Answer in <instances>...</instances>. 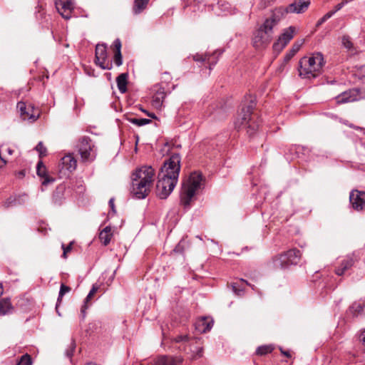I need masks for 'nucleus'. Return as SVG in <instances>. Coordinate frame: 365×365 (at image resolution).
I'll return each instance as SVG.
<instances>
[{
    "label": "nucleus",
    "instance_id": "nucleus-52",
    "mask_svg": "<svg viewBox=\"0 0 365 365\" xmlns=\"http://www.w3.org/2000/svg\"><path fill=\"white\" fill-rule=\"evenodd\" d=\"M162 78L166 81H169L171 78L169 73L165 72L163 73Z\"/></svg>",
    "mask_w": 365,
    "mask_h": 365
},
{
    "label": "nucleus",
    "instance_id": "nucleus-46",
    "mask_svg": "<svg viewBox=\"0 0 365 365\" xmlns=\"http://www.w3.org/2000/svg\"><path fill=\"white\" fill-rule=\"evenodd\" d=\"M232 290L237 295H241L242 292H243L242 289H240L237 287L236 283H234L232 284Z\"/></svg>",
    "mask_w": 365,
    "mask_h": 365
},
{
    "label": "nucleus",
    "instance_id": "nucleus-48",
    "mask_svg": "<svg viewBox=\"0 0 365 365\" xmlns=\"http://www.w3.org/2000/svg\"><path fill=\"white\" fill-rule=\"evenodd\" d=\"M108 203H109V206L111 209V211L113 213H115L116 210H115V205H114V198H110Z\"/></svg>",
    "mask_w": 365,
    "mask_h": 365
},
{
    "label": "nucleus",
    "instance_id": "nucleus-49",
    "mask_svg": "<svg viewBox=\"0 0 365 365\" xmlns=\"http://www.w3.org/2000/svg\"><path fill=\"white\" fill-rule=\"evenodd\" d=\"M141 110H142L143 113H145L148 116H149V117H150V118H154V119H155V118H156V115H155V113H150V112H148V111H147V110H144V109H143V108H141Z\"/></svg>",
    "mask_w": 365,
    "mask_h": 365
},
{
    "label": "nucleus",
    "instance_id": "nucleus-31",
    "mask_svg": "<svg viewBox=\"0 0 365 365\" xmlns=\"http://www.w3.org/2000/svg\"><path fill=\"white\" fill-rule=\"evenodd\" d=\"M128 120L137 126H143L145 125L149 124L151 123V120L148 118H128Z\"/></svg>",
    "mask_w": 365,
    "mask_h": 365
},
{
    "label": "nucleus",
    "instance_id": "nucleus-27",
    "mask_svg": "<svg viewBox=\"0 0 365 365\" xmlns=\"http://www.w3.org/2000/svg\"><path fill=\"white\" fill-rule=\"evenodd\" d=\"M218 9H220L221 13H219L218 15H227L229 14H232V9L231 5L225 1H219L217 5Z\"/></svg>",
    "mask_w": 365,
    "mask_h": 365
},
{
    "label": "nucleus",
    "instance_id": "nucleus-22",
    "mask_svg": "<svg viewBox=\"0 0 365 365\" xmlns=\"http://www.w3.org/2000/svg\"><path fill=\"white\" fill-rule=\"evenodd\" d=\"M166 97L164 88H160L153 96L152 104L156 108H160L163 106V101Z\"/></svg>",
    "mask_w": 365,
    "mask_h": 365
},
{
    "label": "nucleus",
    "instance_id": "nucleus-18",
    "mask_svg": "<svg viewBox=\"0 0 365 365\" xmlns=\"http://www.w3.org/2000/svg\"><path fill=\"white\" fill-rule=\"evenodd\" d=\"M309 5V0H294V2L287 6V9L289 13L301 14L306 11Z\"/></svg>",
    "mask_w": 365,
    "mask_h": 365
},
{
    "label": "nucleus",
    "instance_id": "nucleus-13",
    "mask_svg": "<svg viewBox=\"0 0 365 365\" xmlns=\"http://www.w3.org/2000/svg\"><path fill=\"white\" fill-rule=\"evenodd\" d=\"M349 201L354 210L362 211L365 210V192L353 190L349 195Z\"/></svg>",
    "mask_w": 365,
    "mask_h": 365
},
{
    "label": "nucleus",
    "instance_id": "nucleus-17",
    "mask_svg": "<svg viewBox=\"0 0 365 365\" xmlns=\"http://www.w3.org/2000/svg\"><path fill=\"white\" fill-rule=\"evenodd\" d=\"M76 166L77 161L73 155H66L61 160V163L59 164V167H61L60 172L63 173L64 170H66L71 173L76 170Z\"/></svg>",
    "mask_w": 365,
    "mask_h": 365
},
{
    "label": "nucleus",
    "instance_id": "nucleus-5",
    "mask_svg": "<svg viewBox=\"0 0 365 365\" xmlns=\"http://www.w3.org/2000/svg\"><path fill=\"white\" fill-rule=\"evenodd\" d=\"M202 180L201 173L193 172L189 176L188 180L182 184L180 202L185 208L190 207L196 191L201 187Z\"/></svg>",
    "mask_w": 365,
    "mask_h": 365
},
{
    "label": "nucleus",
    "instance_id": "nucleus-40",
    "mask_svg": "<svg viewBox=\"0 0 365 365\" xmlns=\"http://www.w3.org/2000/svg\"><path fill=\"white\" fill-rule=\"evenodd\" d=\"M334 15V12H327L322 18H321L317 23V26H321L325 21H327L329 19H330Z\"/></svg>",
    "mask_w": 365,
    "mask_h": 365
},
{
    "label": "nucleus",
    "instance_id": "nucleus-4",
    "mask_svg": "<svg viewBox=\"0 0 365 365\" xmlns=\"http://www.w3.org/2000/svg\"><path fill=\"white\" fill-rule=\"evenodd\" d=\"M255 103L251 100L250 103L242 108L239 118L235 122V126L237 129L245 127L250 136L252 135L259 128V118L255 113Z\"/></svg>",
    "mask_w": 365,
    "mask_h": 365
},
{
    "label": "nucleus",
    "instance_id": "nucleus-3",
    "mask_svg": "<svg viewBox=\"0 0 365 365\" xmlns=\"http://www.w3.org/2000/svg\"><path fill=\"white\" fill-rule=\"evenodd\" d=\"M324 64L323 55L319 52L304 56L299 62V76L304 78H314L321 74Z\"/></svg>",
    "mask_w": 365,
    "mask_h": 365
},
{
    "label": "nucleus",
    "instance_id": "nucleus-36",
    "mask_svg": "<svg viewBox=\"0 0 365 365\" xmlns=\"http://www.w3.org/2000/svg\"><path fill=\"white\" fill-rule=\"evenodd\" d=\"M16 205H21L26 203L28 200V195L25 193L21 195H19L18 196H14Z\"/></svg>",
    "mask_w": 365,
    "mask_h": 365
},
{
    "label": "nucleus",
    "instance_id": "nucleus-55",
    "mask_svg": "<svg viewBox=\"0 0 365 365\" xmlns=\"http://www.w3.org/2000/svg\"><path fill=\"white\" fill-rule=\"evenodd\" d=\"M202 349H200L197 353V356L195 357H201L202 356Z\"/></svg>",
    "mask_w": 365,
    "mask_h": 365
},
{
    "label": "nucleus",
    "instance_id": "nucleus-11",
    "mask_svg": "<svg viewBox=\"0 0 365 365\" xmlns=\"http://www.w3.org/2000/svg\"><path fill=\"white\" fill-rule=\"evenodd\" d=\"M289 12L287 7H278L276 8L271 15V16L267 19L264 21V24H266V26L269 27V29H272L278 24L280 20Z\"/></svg>",
    "mask_w": 365,
    "mask_h": 365
},
{
    "label": "nucleus",
    "instance_id": "nucleus-45",
    "mask_svg": "<svg viewBox=\"0 0 365 365\" xmlns=\"http://www.w3.org/2000/svg\"><path fill=\"white\" fill-rule=\"evenodd\" d=\"M113 46L115 49V52H121V41L119 38H116L113 42Z\"/></svg>",
    "mask_w": 365,
    "mask_h": 365
},
{
    "label": "nucleus",
    "instance_id": "nucleus-43",
    "mask_svg": "<svg viewBox=\"0 0 365 365\" xmlns=\"http://www.w3.org/2000/svg\"><path fill=\"white\" fill-rule=\"evenodd\" d=\"M190 339V336L189 335L187 334H181V335H178L175 337L174 339V341L176 342V343H180V342H187Z\"/></svg>",
    "mask_w": 365,
    "mask_h": 365
},
{
    "label": "nucleus",
    "instance_id": "nucleus-33",
    "mask_svg": "<svg viewBox=\"0 0 365 365\" xmlns=\"http://www.w3.org/2000/svg\"><path fill=\"white\" fill-rule=\"evenodd\" d=\"M273 350V347L270 345H264L259 346L256 350V354L257 355H265L268 353L272 352Z\"/></svg>",
    "mask_w": 365,
    "mask_h": 365
},
{
    "label": "nucleus",
    "instance_id": "nucleus-58",
    "mask_svg": "<svg viewBox=\"0 0 365 365\" xmlns=\"http://www.w3.org/2000/svg\"><path fill=\"white\" fill-rule=\"evenodd\" d=\"M274 1V0H264L265 4H267H267H269V3H271L272 1Z\"/></svg>",
    "mask_w": 365,
    "mask_h": 365
},
{
    "label": "nucleus",
    "instance_id": "nucleus-24",
    "mask_svg": "<svg viewBox=\"0 0 365 365\" xmlns=\"http://www.w3.org/2000/svg\"><path fill=\"white\" fill-rule=\"evenodd\" d=\"M14 307L9 298H4L0 300V314L5 315L10 314Z\"/></svg>",
    "mask_w": 365,
    "mask_h": 365
},
{
    "label": "nucleus",
    "instance_id": "nucleus-20",
    "mask_svg": "<svg viewBox=\"0 0 365 365\" xmlns=\"http://www.w3.org/2000/svg\"><path fill=\"white\" fill-rule=\"evenodd\" d=\"M36 173L37 175L43 178L42 185H47L51 182L54 181V178L48 176L46 174V169L45 165L43 164L41 161H39L36 165Z\"/></svg>",
    "mask_w": 365,
    "mask_h": 365
},
{
    "label": "nucleus",
    "instance_id": "nucleus-54",
    "mask_svg": "<svg viewBox=\"0 0 365 365\" xmlns=\"http://www.w3.org/2000/svg\"><path fill=\"white\" fill-rule=\"evenodd\" d=\"M281 352H282V354H284V356H286L287 357H290L291 356V355H290L289 351H282L281 349Z\"/></svg>",
    "mask_w": 365,
    "mask_h": 365
},
{
    "label": "nucleus",
    "instance_id": "nucleus-28",
    "mask_svg": "<svg viewBox=\"0 0 365 365\" xmlns=\"http://www.w3.org/2000/svg\"><path fill=\"white\" fill-rule=\"evenodd\" d=\"M149 0H135L133 11L135 14H139L145 9Z\"/></svg>",
    "mask_w": 365,
    "mask_h": 365
},
{
    "label": "nucleus",
    "instance_id": "nucleus-38",
    "mask_svg": "<svg viewBox=\"0 0 365 365\" xmlns=\"http://www.w3.org/2000/svg\"><path fill=\"white\" fill-rule=\"evenodd\" d=\"M36 150L38 152L40 157L46 155V148L43 145L42 142H39L35 148Z\"/></svg>",
    "mask_w": 365,
    "mask_h": 365
},
{
    "label": "nucleus",
    "instance_id": "nucleus-35",
    "mask_svg": "<svg viewBox=\"0 0 365 365\" xmlns=\"http://www.w3.org/2000/svg\"><path fill=\"white\" fill-rule=\"evenodd\" d=\"M32 361L31 357L28 354L21 356L20 360L16 365H31Z\"/></svg>",
    "mask_w": 365,
    "mask_h": 365
},
{
    "label": "nucleus",
    "instance_id": "nucleus-9",
    "mask_svg": "<svg viewBox=\"0 0 365 365\" xmlns=\"http://www.w3.org/2000/svg\"><path fill=\"white\" fill-rule=\"evenodd\" d=\"M223 53V50H216L212 53L199 54L193 56V60L208 65L209 71L217 63L220 56Z\"/></svg>",
    "mask_w": 365,
    "mask_h": 365
},
{
    "label": "nucleus",
    "instance_id": "nucleus-44",
    "mask_svg": "<svg viewBox=\"0 0 365 365\" xmlns=\"http://www.w3.org/2000/svg\"><path fill=\"white\" fill-rule=\"evenodd\" d=\"M16 201L14 196L9 197L4 202V206L6 207H9L12 206H16Z\"/></svg>",
    "mask_w": 365,
    "mask_h": 365
},
{
    "label": "nucleus",
    "instance_id": "nucleus-2",
    "mask_svg": "<svg viewBox=\"0 0 365 365\" xmlns=\"http://www.w3.org/2000/svg\"><path fill=\"white\" fill-rule=\"evenodd\" d=\"M155 170L151 166H142L132 174V193L137 199H144L148 195L153 181Z\"/></svg>",
    "mask_w": 365,
    "mask_h": 365
},
{
    "label": "nucleus",
    "instance_id": "nucleus-50",
    "mask_svg": "<svg viewBox=\"0 0 365 365\" xmlns=\"http://www.w3.org/2000/svg\"><path fill=\"white\" fill-rule=\"evenodd\" d=\"M343 8L342 5L339 3L338 4H336L334 7V9L333 11H330V12H334V14L339 11L340 9H341Z\"/></svg>",
    "mask_w": 365,
    "mask_h": 365
},
{
    "label": "nucleus",
    "instance_id": "nucleus-7",
    "mask_svg": "<svg viewBox=\"0 0 365 365\" xmlns=\"http://www.w3.org/2000/svg\"><path fill=\"white\" fill-rule=\"evenodd\" d=\"M77 149L83 162H92L96 157V149L91 139L88 136H82L78 139Z\"/></svg>",
    "mask_w": 365,
    "mask_h": 365
},
{
    "label": "nucleus",
    "instance_id": "nucleus-37",
    "mask_svg": "<svg viewBox=\"0 0 365 365\" xmlns=\"http://www.w3.org/2000/svg\"><path fill=\"white\" fill-rule=\"evenodd\" d=\"M76 349V343L73 340L71 341L69 346L66 349L65 354L67 357L71 358L73 355Z\"/></svg>",
    "mask_w": 365,
    "mask_h": 365
},
{
    "label": "nucleus",
    "instance_id": "nucleus-57",
    "mask_svg": "<svg viewBox=\"0 0 365 365\" xmlns=\"http://www.w3.org/2000/svg\"><path fill=\"white\" fill-rule=\"evenodd\" d=\"M3 293H4L3 285L1 283H0V297L3 294Z\"/></svg>",
    "mask_w": 365,
    "mask_h": 365
},
{
    "label": "nucleus",
    "instance_id": "nucleus-42",
    "mask_svg": "<svg viewBox=\"0 0 365 365\" xmlns=\"http://www.w3.org/2000/svg\"><path fill=\"white\" fill-rule=\"evenodd\" d=\"M72 244H73L72 242H71L68 245H65L64 244H62V245H61V248L63 250L62 257H63L64 259L67 258V253L71 250Z\"/></svg>",
    "mask_w": 365,
    "mask_h": 365
},
{
    "label": "nucleus",
    "instance_id": "nucleus-8",
    "mask_svg": "<svg viewBox=\"0 0 365 365\" xmlns=\"http://www.w3.org/2000/svg\"><path fill=\"white\" fill-rule=\"evenodd\" d=\"M273 37V29L263 24L254 33L252 38L253 46L257 49L267 46Z\"/></svg>",
    "mask_w": 365,
    "mask_h": 365
},
{
    "label": "nucleus",
    "instance_id": "nucleus-56",
    "mask_svg": "<svg viewBox=\"0 0 365 365\" xmlns=\"http://www.w3.org/2000/svg\"><path fill=\"white\" fill-rule=\"evenodd\" d=\"M174 251L180 252V244L179 243L175 248Z\"/></svg>",
    "mask_w": 365,
    "mask_h": 365
},
{
    "label": "nucleus",
    "instance_id": "nucleus-21",
    "mask_svg": "<svg viewBox=\"0 0 365 365\" xmlns=\"http://www.w3.org/2000/svg\"><path fill=\"white\" fill-rule=\"evenodd\" d=\"M213 325L212 320L208 319L207 317H202L195 323V329L200 333L209 331Z\"/></svg>",
    "mask_w": 365,
    "mask_h": 365
},
{
    "label": "nucleus",
    "instance_id": "nucleus-16",
    "mask_svg": "<svg viewBox=\"0 0 365 365\" xmlns=\"http://www.w3.org/2000/svg\"><path fill=\"white\" fill-rule=\"evenodd\" d=\"M183 359L180 356L161 355L156 358L152 365H182Z\"/></svg>",
    "mask_w": 365,
    "mask_h": 365
},
{
    "label": "nucleus",
    "instance_id": "nucleus-12",
    "mask_svg": "<svg viewBox=\"0 0 365 365\" xmlns=\"http://www.w3.org/2000/svg\"><path fill=\"white\" fill-rule=\"evenodd\" d=\"M294 32L295 28L294 26H289L288 29H285L277 41L274 43V50L277 51H282L294 37Z\"/></svg>",
    "mask_w": 365,
    "mask_h": 365
},
{
    "label": "nucleus",
    "instance_id": "nucleus-14",
    "mask_svg": "<svg viewBox=\"0 0 365 365\" xmlns=\"http://www.w3.org/2000/svg\"><path fill=\"white\" fill-rule=\"evenodd\" d=\"M55 5L63 18L69 19L71 17V14L73 9V0H56Z\"/></svg>",
    "mask_w": 365,
    "mask_h": 365
},
{
    "label": "nucleus",
    "instance_id": "nucleus-51",
    "mask_svg": "<svg viewBox=\"0 0 365 365\" xmlns=\"http://www.w3.org/2000/svg\"><path fill=\"white\" fill-rule=\"evenodd\" d=\"M17 177L19 178H23L26 175V170H21L19 171L16 174Z\"/></svg>",
    "mask_w": 365,
    "mask_h": 365
},
{
    "label": "nucleus",
    "instance_id": "nucleus-32",
    "mask_svg": "<svg viewBox=\"0 0 365 365\" xmlns=\"http://www.w3.org/2000/svg\"><path fill=\"white\" fill-rule=\"evenodd\" d=\"M302 43H294L288 53L284 57L285 61H289L299 51Z\"/></svg>",
    "mask_w": 365,
    "mask_h": 365
},
{
    "label": "nucleus",
    "instance_id": "nucleus-19",
    "mask_svg": "<svg viewBox=\"0 0 365 365\" xmlns=\"http://www.w3.org/2000/svg\"><path fill=\"white\" fill-rule=\"evenodd\" d=\"M354 264V258L351 256H346L340 261L339 266L335 268V274L338 276H342L353 267Z\"/></svg>",
    "mask_w": 365,
    "mask_h": 365
},
{
    "label": "nucleus",
    "instance_id": "nucleus-39",
    "mask_svg": "<svg viewBox=\"0 0 365 365\" xmlns=\"http://www.w3.org/2000/svg\"><path fill=\"white\" fill-rule=\"evenodd\" d=\"M70 290H71V288L65 285L64 284H61L60 290H59V293H58V301H60V299L63 297V296L66 293L70 292Z\"/></svg>",
    "mask_w": 365,
    "mask_h": 365
},
{
    "label": "nucleus",
    "instance_id": "nucleus-41",
    "mask_svg": "<svg viewBox=\"0 0 365 365\" xmlns=\"http://www.w3.org/2000/svg\"><path fill=\"white\" fill-rule=\"evenodd\" d=\"M113 60H114V63H115V65L117 66H121L123 63V57H122L121 52H115V55H114Z\"/></svg>",
    "mask_w": 365,
    "mask_h": 365
},
{
    "label": "nucleus",
    "instance_id": "nucleus-23",
    "mask_svg": "<svg viewBox=\"0 0 365 365\" xmlns=\"http://www.w3.org/2000/svg\"><path fill=\"white\" fill-rule=\"evenodd\" d=\"M128 77V73H123L116 78L117 86L121 93H125L127 91Z\"/></svg>",
    "mask_w": 365,
    "mask_h": 365
},
{
    "label": "nucleus",
    "instance_id": "nucleus-26",
    "mask_svg": "<svg viewBox=\"0 0 365 365\" xmlns=\"http://www.w3.org/2000/svg\"><path fill=\"white\" fill-rule=\"evenodd\" d=\"M112 237L111 228L109 226L103 228L99 234V239L102 244L107 245L109 244Z\"/></svg>",
    "mask_w": 365,
    "mask_h": 365
},
{
    "label": "nucleus",
    "instance_id": "nucleus-1",
    "mask_svg": "<svg viewBox=\"0 0 365 365\" xmlns=\"http://www.w3.org/2000/svg\"><path fill=\"white\" fill-rule=\"evenodd\" d=\"M180 156L173 154L165 161L158 174L156 184V195L160 199H166L175 187L180 170Z\"/></svg>",
    "mask_w": 365,
    "mask_h": 365
},
{
    "label": "nucleus",
    "instance_id": "nucleus-25",
    "mask_svg": "<svg viewBox=\"0 0 365 365\" xmlns=\"http://www.w3.org/2000/svg\"><path fill=\"white\" fill-rule=\"evenodd\" d=\"M98 289V286L93 285L91 289L90 290L88 294L84 300V304L81 307V313L82 316V319H83L86 317V309H88V303L91 300V299L93 297V296L95 294V293L97 292Z\"/></svg>",
    "mask_w": 365,
    "mask_h": 365
},
{
    "label": "nucleus",
    "instance_id": "nucleus-10",
    "mask_svg": "<svg viewBox=\"0 0 365 365\" xmlns=\"http://www.w3.org/2000/svg\"><path fill=\"white\" fill-rule=\"evenodd\" d=\"M107 58L106 46L104 44H97L96 46L95 63L103 70H110L112 63H106Z\"/></svg>",
    "mask_w": 365,
    "mask_h": 365
},
{
    "label": "nucleus",
    "instance_id": "nucleus-29",
    "mask_svg": "<svg viewBox=\"0 0 365 365\" xmlns=\"http://www.w3.org/2000/svg\"><path fill=\"white\" fill-rule=\"evenodd\" d=\"M17 108L19 110L21 115L24 116V118H28L29 119H36L35 115L30 114L27 110V107L25 103L19 102L17 103ZM28 109H29V108H28Z\"/></svg>",
    "mask_w": 365,
    "mask_h": 365
},
{
    "label": "nucleus",
    "instance_id": "nucleus-47",
    "mask_svg": "<svg viewBox=\"0 0 365 365\" xmlns=\"http://www.w3.org/2000/svg\"><path fill=\"white\" fill-rule=\"evenodd\" d=\"M359 339L361 342V344H362V346L364 348V349L365 350V330H364L361 334H360V336H359Z\"/></svg>",
    "mask_w": 365,
    "mask_h": 365
},
{
    "label": "nucleus",
    "instance_id": "nucleus-30",
    "mask_svg": "<svg viewBox=\"0 0 365 365\" xmlns=\"http://www.w3.org/2000/svg\"><path fill=\"white\" fill-rule=\"evenodd\" d=\"M341 42L343 46L349 51L355 53L357 52L356 48L354 46L353 43L349 36H343Z\"/></svg>",
    "mask_w": 365,
    "mask_h": 365
},
{
    "label": "nucleus",
    "instance_id": "nucleus-53",
    "mask_svg": "<svg viewBox=\"0 0 365 365\" xmlns=\"http://www.w3.org/2000/svg\"><path fill=\"white\" fill-rule=\"evenodd\" d=\"M5 151L9 155H11L14 153V150L9 147L6 148Z\"/></svg>",
    "mask_w": 365,
    "mask_h": 365
},
{
    "label": "nucleus",
    "instance_id": "nucleus-34",
    "mask_svg": "<svg viewBox=\"0 0 365 365\" xmlns=\"http://www.w3.org/2000/svg\"><path fill=\"white\" fill-rule=\"evenodd\" d=\"M349 311L353 313L354 316H357L363 311V307L361 304L354 303L349 308Z\"/></svg>",
    "mask_w": 365,
    "mask_h": 365
},
{
    "label": "nucleus",
    "instance_id": "nucleus-59",
    "mask_svg": "<svg viewBox=\"0 0 365 365\" xmlns=\"http://www.w3.org/2000/svg\"><path fill=\"white\" fill-rule=\"evenodd\" d=\"M241 280H242V282H245V283H246L247 284H247V282H245L244 279H241Z\"/></svg>",
    "mask_w": 365,
    "mask_h": 365
},
{
    "label": "nucleus",
    "instance_id": "nucleus-15",
    "mask_svg": "<svg viewBox=\"0 0 365 365\" xmlns=\"http://www.w3.org/2000/svg\"><path fill=\"white\" fill-rule=\"evenodd\" d=\"M362 90L360 88H354L349 92H344L341 96H337V102L344 103L359 101L365 96L361 95Z\"/></svg>",
    "mask_w": 365,
    "mask_h": 365
},
{
    "label": "nucleus",
    "instance_id": "nucleus-6",
    "mask_svg": "<svg viewBox=\"0 0 365 365\" xmlns=\"http://www.w3.org/2000/svg\"><path fill=\"white\" fill-rule=\"evenodd\" d=\"M301 258V252L297 249H292L273 258V266L275 269H285L289 265L297 264Z\"/></svg>",
    "mask_w": 365,
    "mask_h": 365
}]
</instances>
